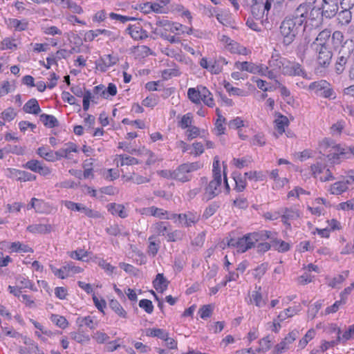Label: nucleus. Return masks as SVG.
Instances as JSON below:
<instances>
[{
    "label": "nucleus",
    "instance_id": "nucleus-1",
    "mask_svg": "<svg viewBox=\"0 0 354 354\" xmlns=\"http://www.w3.org/2000/svg\"><path fill=\"white\" fill-rule=\"evenodd\" d=\"M319 149L321 153L326 155L332 164H339L343 160L354 156V146H342L328 138L319 142Z\"/></svg>",
    "mask_w": 354,
    "mask_h": 354
},
{
    "label": "nucleus",
    "instance_id": "nucleus-2",
    "mask_svg": "<svg viewBox=\"0 0 354 354\" xmlns=\"http://www.w3.org/2000/svg\"><path fill=\"white\" fill-rule=\"evenodd\" d=\"M299 26L294 19L291 17H287L283 20L279 30L284 45L288 46L293 42L298 33V28Z\"/></svg>",
    "mask_w": 354,
    "mask_h": 354
},
{
    "label": "nucleus",
    "instance_id": "nucleus-3",
    "mask_svg": "<svg viewBox=\"0 0 354 354\" xmlns=\"http://www.w3.org/2000/svg\"><path fill=\"white\" fill-rule=\"evenodd\" d=\"M256 237H257V235L252 232L248 233L237 239L231 238L227 240V245L236 248L238 252L243 253L254 247L256 243H257Z\"/></svg>",
    "mask_w": 354,
    "mask_h": 354
},
{
    "label": "nucleus",
    "instance_id": "nucleus-4",
    "mask_svg": "<svg viewBox=\"0 0 354 354\" xmlns=\"http://www.w3.org/2000/svg\"><path fill=\"white\" fill-rule=\"evenodd\" d=\"M201 167L202 164L199 162L182 164L174 170V180L182 183L189 181L192 178V172L197 171Z\"/></svg>",
    "mask_w": 354,
    "mask_h": 354
},
{
    "label": "nucleus",
    "instance_id": "nucleus-5",
    "mask_svg": "<svg viewBox=\"0 0 354 354\" xmlns=\"http://www.w3.org/2000/svg\"><path fill=\"white\" fill-rule=\"evenodd\" d=\"M187 95L189 99L195 104H200L203 101L209 107L214 106L213 95L209 90H188Z\"/></svg>",
    "mask_w": 354,
    "mask_h": 354
},
{
    "label": "nucleus",
    "instance_id": "nucleus-6",
    "mask_svg": "<svg viewBox=\"0 0 354 354\" xmlns=\"http://www.w3.org/2000/svg\"><path fill=\"white\" fill-rule=\"evenodd\" d=\"M221 174L218 173L213 176V179L208 183L205 188L204 199L209 201L221 193L220 187L221 185Z\"/></svg>",
    "mask_w": 354,
    "mask_h": 354
},
{
    "label": "nucleus",
    "instance_id": "nucleus-7",
    "mask_svg": "<svg viewBox=\"0 0 354 354\" xmlns=\"http://www.w3.org/2000/svg\"><path fill=\"white\" fill-rule=\"evenodd\" d=\"M50 268L53 274L62 279L68 277L71 274L80 273L83 270L82 268L76 266L72 261L66 263L59 269L53 266H50Z\"/></svg>",
    "mask_w": 354,
    "mask_h": 354
},
{
    "label": "nucleus",
    "instance_id": "nucleus-8",
    "mask_svg": "<svg viewBox=\"0 0 354 354\" xmlns=\"http://www.w3.org/2000/svg\"><path fill=\"white\" fill-rule=\"evenodd\" d=\"M199 64L202 68L207 69L211 73L218 74L222 71L223 65L227 64V62L223 57L211 60H207L206 58L203 57L200 60Z\"/></svg>",
    "mask_w": 354,
    "mask_h": 354
},
{
    "label": "nucleus",
    "instance_id": "nucleus-9",
    "mask_svg": "<svg viewBox=\"0 0 354 354\" xmlns=\"http://www.w3.org/2000/svg\"><path fill=\"white\" fill-rule=\"evenodd\" d=\"M6 176L8 178L15 179L21 182L33 181L36 180V176L26 171L14 168H8Z\"/></svg>",
    "mask_w": 354,
    "mask_h": 354
},
{
    "label": "nucleus",
    "instance_id": "nucleus-10",
    "mask_svg": "<svg viewBox=\"0 0 354 354\" xmlns=\"http://www.w3.org/2000/svg\"><path fill=\"white\" fill-rule=\"evenodd\" d=\"M282 74L292 76H301L303 77H307L305 70L300 64L288 59H286Z\"/></svg>",
    "mask_w": 354,
    "mask_h": 354
},
{
    "label": "nucleus",
    "instance_id": "nucleus-11",
    "mask_svg": "<svg viewBox=\"0 0 354 354\" xmlns=\"http://www.w3.org/2000/svg\"><path fill=\"white\" fill-rule=\"evenodd\" d=\"M104 35L110 40L113 41L118 39L120 36L118 32H112L106 29H96L87 31L84 35V39L85 41H92L98 35Z\"/></svg>",
    "mask_w": 354,
    "mask_h": 354
},
{
    "label": "nucleus",
    "instance_id": "nucleus-12",
    "mask_svg": "<svg viewBox=\"0 0 354 354\" xmlns=\"http://www.w3.org/2000/svg\"><path fill=\"white\" fill-rule=\"evenodd\" d=\"M22 167L25 169H30V171L38 173L41 176H47L50 174L51 170L49 167L44 165L42 162L32 159L28 160Z\"/></svg>",
    "mask_w": 354,
    "mask_h": 354
},
{
    "label": "nucleus",
    "instance_id": "nucleus-13",
    "mask_svg": "<svg viewBox=\"0 0 354 354\" xmlns=\"http://www.w3.org/2000/svg\"><path fill=\"white\" fill-rule=\"evenodd\" d=\"M119 59L113 55H105L95 62V69L100 72H106L111 66L117 64Z\"/></svg>",
    "mask_w": 354,
    "mask_h": 354
},
{
    "label": "nucleus",
    "instance_id": "nucleus-14",
    "mask_svg": "<svg viewBox=\"0 0 354 354\" xmlns=\"http://www.w3.org/2000/svg\"><path fill=\"white\" fill-rule=\"evenodd\" d=\"M281 222L290 227V221L297 220L300 217V212L299 209L295 207H283L280 210Z\"/></svg>",
    "mask_w": 354,
    "mask_h": 354
},
{
    "label": "nucleus",
    "instance_id": "nucleus-15",
    "mask_svg": "<svg viewBox=\"0 0 354 354\" xmlns=\"http://www.w3.org/2000/svg\"><path fill=\"white\" fill-rule=\"evenodd\" d=\"M286 58L281 57L279 53L272 54L268 60V67L277 75V73H283Z\"/></svg>",
    "mask_w": 354,
    "mask_h": 354
},
{
    "label": "nucleus",
    "instance_id": "nucleus-16",
    "mask_svg": "<svg viewBox=\"0 0 354 354\" xmlns=\"http://www.w3.org/2000/svg\"><path fill=\"white\" fill-rule=\"evenodd\" d=\"M338 8L337 0H323L322 15L326 18H332L337 14Z\"/></svg>",
    "mask_w": 354,
    "mask_h": 354
},
{
    "label": "nucleus",
    "instance_id": "nucleus-17",
    "mask_svg": "<svg viewBox=\"0 0 354 354\" xmlns=\"http://www.w3.org/2000/svg\"><path fill=\"white\" fill-rule=\"evenodd\" d=\"M314 49L317 53V62L319 66L324 68L328 66L333 55L329 48Z\"/></svg>",
    "mask_w": 354,
    "mask_h": 354
},
{
    "label": "nucleus",
    "instance_id": "nucleus-18",
    "mask_svg": "<svg viewBox=\"0 0 354 354\" xmlns=\"http://www.w3.org/2000/svg\"><path fill=\"white\" fill-rule=\"evenodd\" d=\"M331 32L328 29L322 30L315 40L311 44L314 48H328V42L330 38Z\"/></svg>",
    "mask_w": 354,
    "mask_h": 354
},
{
    "label": "nucleus",
    "instance_id": "nucleus-19",
    "mask_svg": "<svg viewBox=\"0 0 354 354\" xmlns=\"http://www.w3.org/2000/svg\"><path fill=\"white\" fill-rule=\"evenodd\" d=\"M308 14V18L306 21V25L309 24L315 27H318L322 20V12L319 8H310Z\"/></svg>",
    "mask_w": 354,
    "mask_h": 354
},
{
    "label": "nucleus",
    "instance_id": "nucleus-20",
    "mask_svg": "<svg viewBox=\"0 0 354 354\" xmlns=\"http://www.w3.org/2000/svg\"><path fill=\"white\" fill-rule=\"evenodd\" d=\"M126 30L135 40L144 39L148 37L147 31L143 30L140 24L130 25Z\"/></svg>",
    "mask_w": 354,
    "mask_h": 354
},
{
    "label": "nucleus",
    "instance_id": "nucleus-21",
    "mask_svg": "<svg viewBox=\"0 0 354 354\" xmlns=\"http://www.w3.org/2000/svg\"><path fill=\"white\" fill-rule=\"evenodd\" d=\"M198 220V216L191 212H188L185 214H179L178 216L179 223L187 227H191L192 225L196 223Z\"/></svg>",
    "mask_w": 354,
    "mask_h": 354
},
{
    "label": "nucleus",
    "instance_id": "nucleus-22",
    "mask_svg": "<svg viewBox=\"0 0 354 354\" xmlns=\"http://www.w3.org/2000/svg\"><path fill=\"white\" fill-rule=\"evenodd\" d=\"M168 32L175 33L176 35H180L184 33L189 35L192 33V29L187 26H183L181 24L169 21V24L167 29V33Z\"/></svg>",
    "mask_w": 354,
    "mask_h": 354
},
{
    "label": "nucleus",
    "instance_id": "nucleus-23",
    "mask_svg": "<svg viewBox=\"0 0 354 354\" xmlns=\"http://www.w3.org/2000/svg\"><path fill=\"white\" fill-rule=\"evenodd\" d=\"M169 283L162 273H158L153 281V286L157 291L163 292L167 289Z\"/></svg>",
    "mask_w": 354,
    "mask_h": 354
},
{
    "label": "nucleus",
    "instance_id": "nucleus-24",
    "mask_svg": "<svg viewBox=\"0 0 354 354\" xmlns=\"http://www.w3.org/2000/svg\"><path fill=\"white\" fill-rule=\"evenodd\" d=\"M27 230L34 234H48L51 232L52 226L50 224H32L27 227Z\"/></svg>",
    "mask_w": 354,
    "mask_h": 354
},
{
    "label": "nucleus",
    "instance_id": "nucleus-25",
    "mask_svg": "<svg viewBox=\"0 0 354 354\" xmlns=\"http://www.w3.org/2000/svg\"><path fill=\"white\" fill-rule=\"evenodd\" d=\"M107 209L113 215H118L122 218H124L128 216L124 206L122 204H117L115 203L108 204Z\"/></svg>",
    "mask_w": 354,
    "mask_h": 354
},
{
    "label": "nucleus",
    "instance_id": "nucleus-26",
    "mask_svg": "<svg viewBox=\"0 0 354 354\" xmlns=\"http://www.w3.org/2000/svg\"><path fill=\"white\" fill-rule=\"evenodd\" d=\"M227 50H230L232 53L242 55H248L251 53L250 50L234 41H230V42L228 44Z\"/></svg>",
    "mask_w": 354,
    "mask_h": 354
},
{
    "label": "nucleus",
    "instance_id": "nucleus-27",
    "mask_svg": "<svg viewBox=\"0 0 354 354\" xmlns=\"http://www.w3.org/2000/svg\"><path fill=\"white\" fill-rule=\"evenodd\" d=\"M23 110L27 113L37 115L41 112L39 103L36 99L32 98L28 100L24 106Z\"/></svg>",
    "mask_w": 354,
    "mask_h": 354
},
{
    "label": "nucleus",
    "instance_id": "nucleus-28",
    "mask_svg": "<svg viewBox=\"0 0 354 354\" xmlns=\"http://www.w3.org/2000/svg\"><path fill=\"white\" fill-rule=\"evenodd\" d=\"M170 225L168 222L166 221H159L154 223L151 228L153 232H156L158 235L160 236H166L168 233L169 227Z\"/></svg>",
    "mask_w": 354,
    "mask_h": 354
},
{
    "label": "nucleus",
    "instance_id": "nucleus-29",
    "mask_svg": "<svg viewBox=\"0 0 354 354\" xmlns=\"http://www.w3.org/2000/svg\"><path fill=\"white\" fill-rule=\"evenodd\" d=\"M24 344L28 345V348H21L20 354H32L39 352V346L37 343L30 338H25Z\"/></svg>",
    "mask_w": 354,
    "mask_h": 354
},
{
    "label": "nucleus",
    "instance_id": "nucleus-30",
    "mask_svg": "<svg viewBox=\"0 0 354 354\" xmlns=\"http://www.w3.org/2000/svg\"><path fill=\"white\" fill-rule=\"evenodd\" d=\"M39 119L44 125L48 128H53L59 126L58 120L53 115L42 113L40 115Z\"/></svg>",
    "mask_w": 354,
    "mask_h": 354
},
{
    "label": "nucleus",
    "instance_id": "nucleus-31",
    "mask_svg": "<svg viewBox=\"0 0 354 354\" xmlns=\"http://www.w3.org/2000/svg\"><path fill=\"white\" fill-rule=\"evenodd\" d=\"M16 283L19 288H29L33 291L37 290V288L35 287L32 282L23 275H19L16 278Z\"/></svg>",
    "mask_w": 354,
    "mask_h": 354
},
{
    "label": "nucleus",
    "instance_id": "nucleus-32",
    "mask_svg": "<svg viewBox=\"0 0 354 354\" xmlns=\"http://www.w3.org/2000/svg\"><path fill=\"white\" fill-rule=\"evenodd\" d=\"M233 179L235 182L234 189L238 192H242L246 187L245 179L241 176L240 173L234 172Z\"/></svg>",
    "mask_w": 354,
    "mask_h": 354
},
{
    "label": "nucleus",
    "instance_id": "nucleus-33",
    "mask_svg": "<svg viewBox=\"0 0 354 354\" xmlns=\"http://www.w3.org/2000/svg\"><path fill=\"white\" fill-rule=\"evenodd\" d=\"M171 0H156L153 2V12L158 14H166L168 12L167 6Z\"/></svg>",
    "mask_w": 354,
    "mask_h": 354
},
{
    "label": "nucleus",
    "instance_id": "nucleus-34",
    "mask_svg": "<svg viewBox=\"0 0 354 354\" xmlns=\"http://www.w3.org/2000/svg\"><path fill=\"white\" fill-rule=\"evenodd\" d=\"M99 91L100 90H93V103L97 104L100 96L105 99H109L117 94V90H102L100 94L98 93Z\"/></svg>",
    "mask_w": 354,
    "mask_h": 354
},
{
    "label": "nucleus",
    "instance_id": "nucleus-35",
    "mask_svg": "<svg viewBox=\"0 0 354 354\" xmlns=\"http://www.w3.org/2000/svg\"><path fill=\"white\" fill-rule=\"evenodd\" d=\"M109 307L120 317L126 319L127 313L116 299H111L109 301Z\"/></svg>",
    "mask_w": 354,
    "mask_h": 354
},
{
    "label": "nucleus",
    "instance_id": "nucleus-36",
    "mask_svg": "<svg viewBox=\"0 0 354 354\" xmlns=\"http://www.w3.org/2000/svg\"><path fill=\"white\" fill-rule=\"evenodd\" d=\"M256 69L253 73H259L261 75H264L268 77L270 80H274L277 77L276 75L272 71H270L268 66H266L263 64H256Z\"/></svg>",
    "mask_w": 354,
    "mask_h": 354
},
{
    "label": "nucleus",
    "instance_id": "nucleus-37",
    "mask_svg": "<svg viewBox=\"0 0 354 354\" xmlns=\"http://www.w3.org/2000/svg\"><path fill=\"white\" fill-rule=\"evenodd\" d=\"M346 180L345 181H338L335 183L330 187V192L333 194L339 195L346 192L348 187Z\"/></svg>",
    "mask_w": 354,
    "mask_h": 354
},
{
    "label": "nucleus",
    "instance_id": "nucleus-38",
    "mask_svg": "<svg viewBox=\"0 0 354 354\" xmlns=\"http://www.w3.org/2000/svg\"><path fill=\"white\" fill-rule=\"evenodd\" d=\"M271 243L273 248L279 252H286L290 249V244L281 239H273Z\"/></svg>",
    "mask_w": 354,
    "mask_h": 354
},
{
    "label": "nucleus",
    "instance_id": "nucleus-39",
    "mask_svg": "<svg viewBox=\"0 0 354 354\" xmlns=\"http://www.w3.org/2000/svg\"><path fill=\"white\" fill-rule=\"evenodd\" d=\"M330 37H331V42H332L333 46L335 49L339 48V47L343 46V44L345 43L344 41V35L341 31H339V30L335 31Z\"/></svg>",
    "mask_w": 354,
    "mask_h": 354
},
{
    "label": "nucleus",
    "instance_id": "nucleus-40",
    "mask_svg": "<svg viewBox=\"0 0 354 354\" xmlns=\"http://www.w3.org/2000/svg\"><path fill=\"white\" fill-rule=\"evenodd\" d=\"M234 66L236 69L253 73L255 71L256 64L249 62H236Z\"/></svg>",
    "mask_w": 354,
    "mask_h": 354
},
{
    "label": "nucleus",
    "instance_id": "nucleus-41",
    "mask_svg": "<svg viewBox=\"0 0 354 354\" xmlns=\"http://www.w3.org/2000/svg\"><path fill=\"white\" fill-rule=\"evenodd\" d=\"M218 118L215 122V130L217 132V135H222L225 133V127L223 124L225 123V118L221 114L219 109L216 110Z\"/></svg>",
    "mask_w": 354,
    "mask_h": 354
},
{
    "label": "nucleus",
    "instance_id": "nucleus-42",
    "mask_svg": "<svg viewBox=\"0 0 354 354\" xmlns=\"http://www.w3.org/2000/svg\"><path fill=\"white\" fill-rule=\"evenodd\" d=\"M310 44V39L308 37H304L301 40L297 48V54L299 57H304L306 54L309 48Z\"/></svg>",
    "mask_w": 354,
    "mask_h": 354
},
{
    "label": "nucleus",
    "instance_id": "nucleus-43",
    "mask_svg": "<svg viewBox=\"0 0 354 354\" xmlns=\"http://www.w3.org/2000/svg\"><path fill=\"white\" fill-rule=\"evenodd\" d=\"M349 271H344L342 274L333 277L328 282V286L331 288H337L338 285L342 284L348 277Z\"/></svg>",
    "mask_w": 354,
    "mask_h": 354
},
{
    "label": "nucleus",
    "instance_id": "nucleus-44",
    "mask_svg": "<svg viewBox=\"0 0 354 354\" xmlns=\"http://www.w3.org/2000/svg\"><path fill=\"white\" fill-rule=\"evenodd\" d=\"M276 129L280 135H282L285 132V127L289 124L288 119L286 116L280 115L276 120Z\"/></svg>",
    "mask_w": 354,
    "mask_h": 354
},
{
    "label": "nucleus",
    "instance_id": "nucleus-45",
    "mask_svg": "<svg viewBox=\"0 0 354 354\" xmlns=\"http://www.w3.org/2000/svg\"><path fill=\"white\" fill-rule=\"evenodd\" d=\"M70 337L72 339L80 344L88 342L90 340L89 336L80 330L70 333Z\"/></svg>",
    "mask_w": 354,
    "mask_h": 354
},
{
    "label": "nucleus",
    "instance_id": "nucleus-46",
    "mask_svg": "<svg viewBox=\"0 0 354 354\" xmlns=\"http://www.w3.org/2000/svg\"><path fill=\"white\" fill-rule=\"evenodd\" d=\"M261 290V286H255V290L253 291L252 297L250 299V301H252V300H253V301L255 303V305L258 307H261L266 304L263 300Z\"/></svg>",
    "mask_w": 354,
    "mask_h": 354
},
{
    "label": "nucleus",
    "instance_id": "nucleus-47",
    "mask_svg": "<svg viewBox=\"0 0 354 354\" xmlns=\"http://www.w3.org/2000/svg\"><path fill=\"white\" fill-rule=\"evenodd\" d=\"M147 212L151 216L159 218H165L167 219V216L168 215V212L161 209L156 207L155 206H151L147 209Z\"/></svg>",
    "mask_w": 354,
    "mask_h": 354
},
{
    "label": "nucleus",
    "instance_id": "nucleus-48",
    "mask_svg": "<svg viewBox=\"0 0 354 354\" xmlns=\"http://www.w3.org/2000/svg\"><path fill=\"white\" fill-rule=\"evenodd\" d=\"M310 9V6L308 4V3H301L295 10L294 14L290 17L294 19L295 22H297L299 17H300L303 13H307L309 12Z\"/></svg>",
    "mask_w": 354,
    "mask_h": 354
},
{
    "label": "nucleus",
    "instance_id": "nucleus-49",
    "mask_svg": "<svg viewBox=\"0 0 354 354\" xmlns=\"http://www.w3.org/2000/svg\"><path fill=\"white\" fill-rule=\"evenodd\" d=\"M167 332L161 328H149L146 331V335L149 337H158L164 339L167 337Z\"/></svg>",
    "mask_w": 354,
    "mask_h": 354
},
{
    "label": "nucleus",
    "instance_id": "nucleus-50",
    "mask_svg": "<svg viewBox=\"0 0 354 354\" xmlns=\"http://www.w3.org/2000/svg\"><path fill=\"white\" fill-rule=\"evenodd\" d=\"M263 4L256 3L252 6V14L256 21H259L260 24L263 25L262 18L265 14H262Z\"/></svg>",
    "mask_w": 354,
    "mask_h": 354
},
{
    "label": "nucleus",
    "instance_id": "nucleus-51",
    "mask_svg": "<svg viewBox=\"0 0 354 354\" xmlns=\"http://www.w3.org/2000/svg\"><path fill=\"white\" fill-rule=\"evenodd\" d=\"M50 320L53 324L62 329L66 328L68 325L67 319L64 317L59 315L53 314L50 316Z\"/></svg>",
    "mask_w": 354,
    "mask_h": 354
},
{
    "label": "nucleus",
    "instance_id": "nucleus-52",
    "mask_svg": "<svg viewBox=\"0 0 354 354\" xmlns=\"http://www.w3.org/2000/svg\"><path fill=\"white\" fill-rule=\"evenodd\" d=\"M9 26L15 28V30L22 31L27 28L28 23L25 20L12 19L9 21Z\"/></svg>",
    "mask_w": 354,
    "mask_h": 354
},
{
    "label": "nucleus",
    "instance_id": "nucleus-53",
    "mask_svg": "<svg viewBox=\"0 0 354 354\" xmlns=\"http://www.w3.org/2000/svg\"><path fill=\"white\" fill-rule=\"evenodd\" d=\"M233 205L239 209H246L249 205L248 201L243 194H238L233 201Z\"/></svg>",
    "mask_w": 354,
    "mask_h": 354
},
{
    "label": "nucleus",
    "instance_id": "nucleus-54",
    "mask_svg": "<svg viewBox=\"0 0 354 354\" xmlns=\"http://www.w3.org/2000/svg\"><path fill=\"white\" fill-rule=\"evenodd\" d=\"M350 9H343L337 15V19L339 23L342 25L348 24L352 18L351 12L349 11Z\"/></svg>",
    "mask_w": 354,
    "mask_h": 354
},
{
    "label": "nucleus",
    "instance_id": "nucleus-55",
    "mask_svg": "<svg viewBox=\"0 0 354 354\" xmlns=\"http://www.w3.org/2000/svg\"><path fill=\"white\" fill-rule=\"evenodd\" d=\"M298 311L299 310L294 307H289L279 314L277 317L278 321L283 322L287 318L291 317L296 315Z\"/></svg>",
    "mask_w": 354,
    "mask_h": 354
},
{
    "label": "nucleus",
    "instance_id": "nucleus-56",
    "mask_svg": "<svg viewBox=\"0 0 354 354\" xmlns=\"http://www.w3.org/2000/svg\"><path fill=\"white\" fill-rule=\"evenodd\" d=\"M219 203L217 202H213L208 205L205 209L203 214V218L204 219H207L212 215H214L219 208Z\"/></svg>",
    "mask_w": 354,
    "mask_h": 354
},
{
    "label": "nucleus",
    "instance_id": "nucleus-57",
    "mask_svg": "<svg viewBox=\"0 0 354 354\" xmlns=\"http://www.w3.org/2000/svg\"><path fill=\"white\" fill-rule=\"evenodd\" d=\"M347 61H348L347 56L341 55L337 58L335 69L337 73L340 74L344 71V70L345 68V66L347 63Z\"/></svg>",
    "mask_w": 354,
    "mask_h": 354
},
{
    "label": "nucleus",
    "instance_id": "nucleus-58",
    "mask_svg": "<svg viewBox=\"0 0 354 354\" xmlns=\"http://www.w3.org/2000/svg\"><path fill=\"white\" fill-rule=\"evenodd\" d=\"M9 248L10 249L11 252H28L32 251L31 248L27 245H24L19 241L12 243Z\"/></svg>",
    "mask_w": 354,
    "mask_h": 354
},
{
    "label": "nucleus",
    "instance_id": "nucleus-59",
    "mask_svg": "<svg viewBox=\"0 0 354 354\" xmlns=\"http://www.w3.org/2000/svg\"><path fill=\"white\" fill-rule=\"evenodd\" d=\"M254 234L257 235V237H256L257 242L260 241H266V239H270L272 241L273 239H277L274 237L276 234L272 233L270 231L263 230L261 232H255Z\"/></svg>",
    "mask_w": 354,
    "mask_h": 354
},
{
    "label": "nucleus",
    "instance_id": "nucleus-60",
    "mask_svg": "<svg viewBox=\"0 0 354 354\" xmlns=\"http://www.w3.org/2000/svg\"><path fill=\"white\" fill-rule=\"evenodd\" d=\"M315 335V330L311 328L307 331L305 336L299 340V347L304 348L308 343V342L314 338Z\"/></svg>",
    "mask_w": 354,
    "mask_h": 354
},
{
    "label": "nucleus",
    "instance_id": "nucleus-61",
    "mask_svg": "<svg viewBox=\"0 0 354 354\" xmlns=\"http://www.w3.org/2000/svg\"><path fill=\"white\" fill-rule=\"evenodd\" d=\"M185 234L178 230H176L171 232L167 234V240L168 242H176L179 240H182Z\"/></svg>",
    "mask_w": 354,
    "mask_h": 354
},
{
    "label": "nucleus",
    "instance_id": "nucleus-62",
    "mask_svg": "<svg viewBox=\"0 0 354 354\" xmlns=\"http://www.w3.org/2000/svg\"><path fill=\"white\" fill-rule=\"evenodd\" d=\"M77 323L79 324L80 326L85 325L91 329H94L95 328L93 319L91 316L78 317L77 319Z\"/></svg>",
    "mask_w": 354,
    "mask_h": 354
},
{
    "label": "nucleus",
    "instance_id": "nucleus-63",
    "mask_svg": "<svg viewBox=\"0 0 354 354\" xmlns=\"http://www.w3.org/2000/svg\"><path fill=\"white\" fill-rule=\"evenodd\" d=\"M260 347L257 350V352L265 353L271 348V340L269 336H266L259 341Z\"/></svg>",
    "mask_w": 354,
    "mask_h": 354
},
{
    "label": "nucleus",
    "instance_id": "nucleus-64",
    "mask_svg": "<svg viewBox=\"0 0 354 354\" xmlns=\"http://www.w3.org/2000/svg\"><path fill=\"white\" fill-rule=\"evenodd\" d=\"M252 145H258L260 147L266 144V139L263 133H257L250 140Z\"/></svg>",
    "mask_w": 354,
    "mask_h": 354
}]
</instances>
